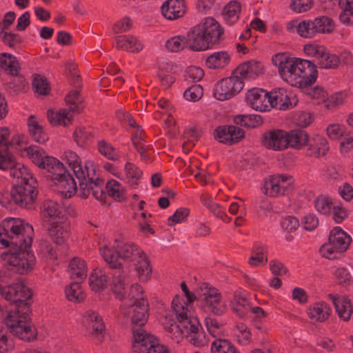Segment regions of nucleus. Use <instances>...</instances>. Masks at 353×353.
Here are the masks:
<instances>
[{
    "label": "nucleus",
    "mask_w": 353,
    "mask_h": 353,
    "mask_svg": "<svg viewBox=\"0 0 353 353\" xmlns=\"http://www.w3.org/2000/svg\"><path fill=\"white\" fill-rule=\"evenodd\" d=\"M33 235L32 226L21 219L6 218L0 225V243L9 248L3 254L8 270L19 274L32 271L36 263L31 250Z\"/></svg>",
    "instance_id": "1"
},
{
    "label": "nucleus",
    "mask_w": 353,
    "mask_h": 353,
    "mask_svg": "<svg viewBox=\"0 0 353 353\" xmlns=\"http://www.w3.org/2000/svg\"><path fill=\"white\" fill-rule=\"evenodd\" d=\"M8 136L7 128L0 129V170L5 172L6 178L14 183L10 191L11 200L21 208L31 210L34 208L38 194L37 181L23 165L6 155L9 145L12 144L7 141Z\"/></svg>",
    "instance_id": "2"
},
{
    "label": "nucleus",
    "mask_w": 353,
    "mask_h": 353,
    "mask_svg": "<svg viewBox=\"0 0 353 353\" xmlns=\"http://www.w3.org/2000/svg\"><path fill=\"white\" fill-rule=\"evenodd\" d=\"M4 262H6L4 261ZM6 266V263H5ZM6 270L0 275V293L6 299L14 303L15 309L10 312L5 319V323L10 333L18 338L30 341L36 339V328L30 325V303L28 300L32 298V293L28 287L23 283L3 285V277L10 276L11 273H16L13 271ZM2 274V272H0ZM18 274H20L18 273Z\"/></svg>",
    "instance_id": "3"
},
{
    "label": "nucleus",
    "mask_w": 353,
    "mask_h": 353,
    "mask_svg": "<svg viewBox=\"0 0 353 353\" xmlns=\"http://www.w3.org/2000/svg\"><path fill=\"white\" fill-rule=\"evenodd\" d=\"M272 61L277 67L281 77L292 86L306 88L316 80V65L309 60L278 53L272 57Z\"/></svg>",
    "instance_id": "4"
},
{
    "label": "nucleus",
    "mask_w": 353,
    "mask_h": 353,
    "mask_svg": "<svg viewBox=\"0 0 353 353\" xmlns=\"http://www.w3.org/2000/svg\"><path fill=\"white\" fill-rule=\"evenodd\" d=\"M24 152L35 165L47 170L48 177L54 181L62 194L70 197L76 193L77 183L72 175L66 171L63 163L53 157L46 155L45 151L38 146H29Z\"/></svg>",
    "instance_id": "5"
},
{
    "label": "nucleus",
    "mask_w": 353,
    "mask_h": 353,
    "mask_svg": "<svg viewBox=\"0 0 353 353\" xmlns=\"http://www.w3.org/2000/svg\"><path fill=\"white\" fill-rule=\"evenodd\" d=\"M101 252L105 261L114 270L111 283L112 292L116 299L123 301L125 299L126 286L129 284L128 274L122 269L121 263L118 261V257L112 251L103 248Z\"/></svg>",
    "instance_id": "6"
},
{
    "label": "nucleus",
    "mask_w": 353,
    "mask_h": 353,
    "mask_svg": "<svg viewBox=\"0 0 353 353\" xmlns=\"http://www.w3.org/2000/svg\"><path fill=\"white\" fill-rule=\"evenodd\" d=\"M334 30V21L327 16L303 20L296 26V31L303 38L312 39L321 34H330Z\"/></svg>",
    "instance_id": "7"
},
{
    "label": "nucleus",
    "mask_w": 353,
    "mask_h": 353,
    "mask_svg": "<svg viewBox=\"0 0 353 353\" xmlns=\"http://www.w3.org/2000/svg\"><path fill=\"white\" fill-rule=\"evenodd\" d=\"M351 241V237L346 232L340 227H335L330 232L329 242L321 246L320 252L323 256L334 259L336 258L334 254L345 252Z\"/></svg>",
    "instance_id": "8"
},
{
    "label": "nucleus",
    "mask_w": 353,
    "mask_h": 353,
    "mask_svg": "<svg viewBox=\"0 0 353 353\" xmlns=\"http://www.w3.org/2000/svg\"><path fill=\"white\" fill-rule=\"evenodd\" d=\"M132 310L131 314V325L134 341H136L137 335L144 338L150 335L142 327L148 322L149 317V304L147 300L134 301L129 303Z\"/></svg>",
    "instance_id": "9"
},
{
    "label": "nucleus",
    "mask_w": 353,
    "mask_h": 353,
    "mask_svg": "<svg viewBox=\"0 0 353 353\" xmlns=\"http://www.w3.org/2000/svg\"><path fill=\"white\" fill-rule=\"evenodd\" d=\"M95 172L91 171V169L84 174V179H79V195L81 197L86 199L90 194L97 200H103L105 197L104 191V181L103 179L97 177L94 179Z\"/></svg>",
    "instance_id": "10"
},
{
    "label": "nucleus",
    "mask_w": 353,
    "mask_h": 353,
    "mask_svg": "<svg viewBox=\"0 0 353 353\" xmlns=\"http://www.w3.org/2000/svg\"><path fill=\"white\" fill-rule=\"evenodd\" d=\"M243 87L244 82L234 70L230 77L216 83L213 95L218 100L225 101L238 94Z\"/></svg>",
    "instance_id": "11"
},
{
    "label": "nucleus",
    "mask_w": 353,
    "mask_h": 353,
    "mask_svg": "<svg viewBox=\"0 0 353 353\" xmlns=\"http://www.w3.org/2000/svg\"><path fill=\"white\" fill-rule=\"evenodd\" d=\"M287 132L274 129L265 132L261 138V144L267 149L281 151L288 148Z\"/></svg>",
    "instance_id": "12"
},
{
    "label": "nucleus",
    "mask_w": 353,
    "mask_h": 353,
    "mask_svg": "<svg viewBox=\"0 0 353 353\" xmlns=\"http://www.w3.org/2000/svg\"><path fill=\"white\" fill-rule=\"evenodd\" d=\"M114 250H111L116 256L118 257V261L123 259L127 261L134 262L141 257L143 251L133 243L124 241L120 239L114 240ZM110 250V249H109Z\"/></svg>",
    "instance_id": "13"
},
{
    "label": "nucleus",
    "mask_w": 353,
    "mask_h": 353,
    "mask_svg": "<svg viewBox=\"0 0 353 353\" xmlns=\"http://www.w3.org/2000/svg\"><path fill=\"white\" fill-rule=\"evenodd\" d=\"M137 335L134 341L132 350L134 353H170L167 347L160 344L152 334L141 338Z\"/></svg>",
    "instance_id": "14"
},
{
    "label": "nucleus",
    "mask_w": 353,
    "mask_h": 353,
    "mask_svg": "<svg viewBox=\"0 0 353 353\" xmlns=\"http://www.w3.org/2000/svg\"><path fill=\"white\" fill-rule=\"evenodd\" d=\"M83 323L89 334L98 341H101L105 331L102 317L94 311H87L83 318Z\"/></svg>",
    "instance_id": "15"
},
{
    "label": "nucleus",
    "mask_w": 353,
    "mask_h": 353,
    "mask_svg": "<svg viewBox=\"0 0 353 353\" xmlns=\"http://www.w3.org/2000/svg\"><path fill=\"white\" fill-rule=\"evenodd\" d=\"M214 138L220 143L232 145L240 141L245 137L243 130L236 125H221L214 132Z\"/></svg>",
    "instance_id": "16"
},
{
    "label": "nucleus",
    "mask_w": 353,
    "mask_h": 353,
    "mask_svg": "<svg viewBox=\"0 0 353 353\" xmlns=\"http://www.w3.org/2000/svg\"><path fill=\"white\" fill-rule=\"evenodd\" d=\"M199 26L208 42L210 48L214 45L219 44L223 39L224 30L214 19L205 18L199 23Z\"/></svg>",
    "instance_id": "17"
},
{
    "label": "nucleus",
    "mask_w": 353,
    "mask_h": 353,
    "mask_svg": "<svg viewBox=\"0 0 353 353\" xmlns=\"http://www.w3.org/2000/svg\"><path fill=\"white\" fill-rule=\"evenodd\" d=\"M182 325L186 330L185 336L191 344L196 347H203L207 345L208 341L205 333L201 330V325L196 317L193 316L190 321H183Z\"/></svg>",
    "instance_id": "18"
},
{
    "label": "nucleus",
    "mask_w": 353,
    "mask_h": 353,
    "mask_svg": "<svg viewBox=\"0 0 353 353\" xmlns=\"http://www.w3.org/2000/svg\"><path fill=\"white\" fill-rule=\"evenodd\" d=\"M269 92L261 88H252L248 90L245 99L248 105L256 111L268 112L269 105Z\"/></svg>",
    "instance_id": "19"
},
{
    "label": "nucleus",
    "mask_w": 353,
    "mask_h": 353,
    "mask_svg": "<svg viewBox=\"0 0 353 353\" xmlns=\"http://www.w3.org/2000/svg\"><path fill=\"white\" fill-rule=\"evenodd\" d=\"M201 305L205 311L215 315H221L225 310V307L221 302V295L215 288L210 289L208 292L203 293V298L201 299Z\"/></svg>",
    "instance_id": "20"
},
{
    "label": "nucleus",
    "mask_w": 353,
    "mask_h": 353,
    "mask_svg": "<svg viewBox=\"0 0 353 353\" xmlns=\"http://www.w3.org/2000/svg\"><path fill=\"white\" fill-rule=\"evenodd\" d=\"M65 159L69 167L72 170L77 180L79 179H84V174L87 170L95 171L94 165L92 161H87L84 165H82L81 161L79 156L74 152L68 150L65 152Z\"/></svg>",
    "instance_id": "21"
},
{
    "label": "nucleus",
    "mask_w": 353,
    "mask_h": 353,
    "mask_svg": "<svg viewBox=\"0 0 353 353\" xmlns=\"http://www.w3.org/2000/svg\"><path fill=\"white\" fill-rule=\"evenodd\" d=\"M269 105L279 110H286L292 108L297 103V99L291 100V94H288L283 88H278L269 92Z\"/></svg>",
    "instance_id": "22"
},
{
    "label": "nucleus",
    "mask_w": 353,
    "mask_h": 353,
    "mask_svg": "<svg viewBox=\"0 0 353 353\" xmlns=\"http://www.w3.org/2000/svg\"><path fill=\"white\" fill-rule=\"evenodd\" d=\"M162 15L168 20L181 18L186 12L184 0H166L161 7Z\"/></svg>",
    "instance_id": "23"
},
{
    "label": "nucleus",
    "mask_w": 353,
    "mask_h": 353,
    "mask_svg": "<svg viewBox=\"0 0 353 353\" xmlns=\"http://www.w3.org/2000/svg\"><path fill=\"white\" fill-rule=\"evenodd\" d=\"M263 68L261 62L251 60L240 64L234 70V74L244 82L245 79H253L263 74Z\"/></svg>",
    "instance_id": "24"
},
{
    "label": "nucleus",
    "mask_w": 353,
    "mask_h": 353,
    "mask_svg": "<svg viewBox=\"0 0 353 353\" xmlns=\"http://www.w3.org/2000/svg\"><path fill=\"white\" fill-rule=\"evenodd\" d=\"M188 48L193 51H201L210 48L208 42L199 24L194 26L186 36Z\"/></svg>",
    "instance_id": "25"
},
{
    "label": "nucleus",
    "mask_w": 353,
    "mask_h": 353,
    "mask_svg": "<svg viewBox=\"0 0 353 353\" xmlns=\"http://www.w3.org/2000/svg\"><path fill=\"white\" fill-rule=\"evenodd\" d=\"M41 215L43 222V226H46L47 222L53 221L56 219H60L63 216V206L57 201L53 200H46L43 202L41 207Z\"/></svg>",
    "instance_id": "26"
},
{
    "label": "nucleus",
    "mask_w": 353,
    "mask_h": 353,
    "mask_svg": "<svg viewBox=\"0 0 353 353\" xmlns=\"http://www.w3.org/2000/svg\"><path fill=\"white\" fill-rule=\"evenodd\" d=\"M329 297L333 301L339 316L345 321H349L353 312V305L350 299L345 296H340L331 294H329Z\"/></svg>",
    "instance_id": "27"
},
{
    "label": "nucleus",
    "mask_w": 353,
    "mask_h": 353,
    "mask_svg": "<svg viewBox=\"0 0 353 353\" xmlns=\"http://www.w3.org/2000/svg\"><path fill=\"white\" fill-rule=\"evenodd\" d=\"M288 190L284 184H281L280 179L274 176H270L268 179L264 181L262 187L263 193L270 197L283 196Z\"/></svg>",
    "instance_id": "28"
},
{
    "label": "nucleus",
    "mask_w": 353,
    "mask_h": 353,
    "mask_svg": "<svg viewBox=\"0 0 353 353\" xmlns=\"http://www.w3.org/2000/svg\"><path fill=\"white\" fill-rule=\"evenodd\" d=\"M176 318L178 323L176 322H168L165 325V327L172 334V337L179 343L186 335V330L183 327L182 323L185 321H190V320L193 319V316H187L186 314H183V316L179 314V316H176Z\"/></svg>",
    "instance_id": "29"
},
{
    "label": "nucleus",
    "mask_w": 353,
    "mask_h": 353,
    "mask_svg": "<svg viewBox=\"0 0 353 353\" xmlns=\"http://www.w3.org/2000/svg\"><path fill=\"white\" fill-rule=\"evenodd\" d=\"M47 230L52 241L58 245L63 244L69 236V227L63 223L52 222Z\"/></svg>",
    "instance_id": "30"
},
{
    "label": "nucleus",
    "mask_w": 353,
    "mask_h": 353,
    "mask_svg": "<svg viewBox=\"0 0 353 353\" xmlns=\"http://www.w3.org/2000/svg\"><path fill=\"white\" fill-rule=\"evenodd\" d=\"M329 150V145L327 141L323 137L316 135L315 136L307 150V155L312 157L319 158L326 154Z\"/></svg>",
    "instance_id": "31"
},
{
    "label": "nucleus",
    "mask_w": 353,
    "mask_h": 353,
    "mask_svg": "<svg viewBox=\"0 0 353 353\" xmlns=\"http://www.w3.org/2000/svg\"><path fill=\"white\" fill-rule=\"evenodd\" d=\"M287 137L288 148L299 150L309 142V135L303 130L296 129L287 132Z\"/></svg>",
    "instance_id": "32"
},
{
    "label": "nucleus",
    "mask_w": 353,
    "mask_h": 353,
    "mask_svg": "<svg viewBox=\"0 0 353 353\" xmlns=\"http://www.w3.org/2000/svg\"><path fill=\"white\" fill-rule=\"evenodd\" d=\"M86 263L79 257L73 258L69 264V273L71 279L77 281H83L87 276Z\"/></svg>",
    "instance_id": "33"
},
{
    "label": "nucleus",
    "mask_w": 353,
    "mask_h": 353,
    "mask_svg": "<svg viewBox=\"0 0 353 353\" xmlns=\"http://www.w3.org/2000/svg\"><path fill=\"white\" fill-rule=\"evenodd\" d=\"M230 61V56L227 51L216 52L209 55L205 60L206 65L210 69H223Z\"/></svg>",
    "instance_id": "34"
},
{
    "label": "nucleus",
    "mask_w": 353,
    "mask_h": 353,
    "mask_svg": "<svg viewBox=\"0 0 353 353\" xmlns=\"http://www.w3.org/2000/svg\"><path fill=\"white\" fill-rule=\"evenodd\" d=\"M331 308L325 302L315 303L308 309L307 312L311 319L319 322L325 321L329 318Z\"/></svg>",
    "instance_id": "35"
},
{
    "label": "nucleus",
    "mask_w": 353,
    "mask_h": 353,
    "mask_svg": "<svg viewBox=\"0 0 353 353\" xmlns=\"http://www.w3.org/2000/svg\"><path fill=\"white\" fill-rule=\"evenodd\" d=\"M117 48L119 50H127L132 52H139L143 49V46L137 38L132 35H123L115 37Z\"/></svg>",
    "instance_id": "36"
},
{
    "label": "nucleus",
    "mask_w": 353,
    "mask_h": 353,
    "mask_svg": "<svg viewBox=\"0 0 353 353\" xmlns=\"http://www.w3.org/2000/svg\"><path fill=\"white\" fill-rule=\"evenodd\" d=\"M47 117L50 123L53 125L66 126L72 123L73 119L72 114L66 108L61 109L57 112L49 110Z\"/></svg>",
    "instance_id": "37"
},
{
    "label": "nucleus",
    "mask_w": 353,
    "mask_h": 353,
    "mask_svg": "<svg viewBox=\"0 0 353 353\" xmlns=\"http://www.w3.org/2000/svg\"><path fill=\"white\" fill-rule=\"evenodd\" d=\"M29 132L32 139L39 143H44L48 139V134L43 131V127L39 123L35 116L31 115L28 120Z\"/></svg>",
    "instance_id": "38"
},
{
    "label": "nucleus",
    "mask_w": 353,
    "mask_h": 353,
    "mask_svg": "<svg viewBox=\"0 0 353 353\" xmlns=\"http://www.w3.org/2000/svg\"><path fill=\"white\" fill-rule=\"evenodd\" d=\"M233 122L236 125L254 128L262 125L263 119L258 114H238L233 118Z\"/></svg>",
    "instance_id": "39"
},
{
    "label": "nucleus",
    "mask_w": 353,
    "mask_h": 353,
    "mask_svg": "<svg viewBox=\"0 0 353 353\" xmlns=\"http://www.w3.org/2000/svg\"><path fill=\"white\" fill-rule=\"evenodd\" d=\"M108 276L101 269L94 270L89 277L91 289L95 292L103 290L108 285Z\"/></svg>",
    "instance_id": "40"
},
{
    "label": "nucleus",
    "mask_w": 353,
    "mask_h": 353,
    "mask_svg": "<svg viewBox=\"0 0 353 353\" xmlns=\"http://www.w3.org/2000/svg\"><path fill=\"white\" fill-rule=\"evenodd\" d=\"M134 262L139 279L143 281H148L152 273V267L146 254L143 252V254L141 255V257Z\"/></svg>",
    "instance_id": "41"
},
{
    "label": "nucleus",
    "mask_w": 353,
    "mask_h": 353,
    "mask_svg": "<svg viewBox=\"0 0 353 353\" xmlns=\"http://www.w3.org/2000/svg\"><path fill=\"white\" fill-rule=\"evenodd\" d=\"M0 67L12 76H17L19 69V63L15 57L4 52L0 55Z\"/></svg>",
    "instance_id": "42"
},
{
    "label": "nucleus",
    "mask_w": 353,
    "mask_h": 353,
    "mask_svg": "<svg viewBox=\"0 0 353 353\" xmlns=\"http://www.w3.org/2000/svg\"><path fill=\"white\" fill-rule=\"evenodd\" d=\"M65 103L68 106L67 109L70 113H80L83 110L82 99L78 90H73L65 96Z\"/></svg>",
    "instance_id": "43"
},
{
    "label": "nucleus",
    "mask_w": 353,
    "mask_h": 353,
    "mask_svg": "<svg viewBox=\"0 0 353 353\" xmlns=\"http://www.w3.org/2000/svg\"><path fill=\"white\" fill-rule=\"evenodd\" d=\"M241 11L240 3L236 1H231L224 8L223 15L225 21L229 24H234L239 19Z\"/></svg>",
    "instance_id": "44"
},
{
    "label": "nucleus",
    "mask_w": 353,
    "mask_h": 353,
    "mask_svg": "<svg viewBox=\"0 0 353 353\" xmlns=\"http://www.w3.org/2000/svg\"><path fill=\"white\" fill-rule=\"evenodd\" d=\"M105 188L108 194L115 200L123 201L126 199L125 190L121 188V184L118 181L115 180L109 181L105 185Z\"/></svg>",
    "instance_id": "45"
},
{
    "label": "nucleus",
    "mask_w": 353,
    "mask_h": 353,
    "mask_svg": "<svg viewBox=\"0 0 353 353\" xmlns=\"http://www.w3.org/2000/svg\"><path fill=\"white\" fill-rule=\"evenodd\" d=\"M77 144L80 147H85L93 138L92 133L89 128L78 127L73 134Z\"/></svg>",
    "instance_id": "46"
},
{
    "label": "nucleus",
    "mask_w": 353,
    "mask_h": 353,
    "mask_svg": "<svg viewBox=\"0 0 353 353\" xmlns=\"http://www.w3.org/2000/svg\"><path fill=\"white\" fill-rule=\"evenodd\" d=\"M266 252V247L260 244H256L253 247L252 255L249 259V263L252 266H256L263 262L267 263L268 258L265 256Z\"/></svg>",
    "instance_id": "47"
},
{
    "label": "nucleus",
    "mask_w": 353,
    "mask_h": 353,
    "mask_svg": "<svg viewBox=\"0 0 353 353\" xmlns=\"http://www.w3.org/2000/svg\"><path fill=\"white\" fill-rule=\"evenodd\" d=\"M80 283L81 281H76L66 288L65 294L70 301L81 302L84 299L85 295L81 288Z\"/></svg>",
    "instance_id": "48"
},
{
    "label": "nucleus",
    "mask_w": 353,
    "mask_h": 353,
    "mask_svg": "<svg viewBox=\"0 0 353 353\" xmlns=\"http://www.w3.org/2000/svg\"><path fill=\"white\" fill-rule=\"evenodd\" d=\"M125 172L130 185L136 187L138 185V180L141 177L142 171L134 164L128 162L125 165Z\"/></svg>",
    "instance_id": "49"
},
{
    "label": "nucleus",
    "mask_w": 353,
    "mask_h": 353,
    "mask_svg": "<svg viewBox=\"0 0 353 353\" xmlns=\"http://www.w3.org/2000/svg\"><path fill=\"white\" fill-rule=\"evenodd\" d=\"M212 353H238L234 346L226 339H218L212 343Z\"/></svg>",
    "instance_id": "50"
},
{
    "label": "nucleus",
    "mask_w": 353,
    "mask_h": 353,
    "mask_svg": "<svg viewBox=\"0 0 353 353\" xmlns=\"http://www.w3.org/2000/svg\"><path fill=\"white\" fill-rule=\"evenodd\" d=\"M333 205L332 199L325 195H320L314 201L316 210L324 215L330 214Z\"/></svg>",
    "instance_id": "51"
},
{
    "label": "nucleus",
    "mask_w": 353,
    "mask_h": 353,
    "mask_svg": "<svg viewBox=\"0 0 353 353\" xmlns=\"http://www.w3.org/2000/svg\"><path fill=\"white\" fill-rule=\"evenodd\" d=\"M339 63V58L336 54L330 53L327 50L317 63L320 68L326 69L336 68Z\"/></svg>",
    "instance_id": "52"
},
{
    "label": "nucleus",
    "mask_w": 353,
    "mask_h": 353,
    "mask_svg": "<svg viewBox=\"0 0 353 353\" xmlns=\"http://www.w3.org/2000/svg\"><path fill=\"white\" fill-rule=\"evenodd\" d=\"M188 43L186 37L179 35L170 39L166 42V48L171 52H176L188 48Z\"/></svg>",
    "instance_id": "53"
},
{
    "label": "nucleus",
    "mask_w": 353,
    "mask_h": 353,
    "mask_svg": "<svg viewBox=\"0 0 353 353\" xmlns=\"http://www.w3.org/2000/svg\"><path fill=\"white\" fill-rule=\"evenodd\" d=\"M32 84L35 92L43 95L49 94L50 88L46 78L35 74Z\"/></svg>",
    "instance_id": "54"
},
{
    "label": "nucleus",
    "mask_w": 353,
    "mask_h": 353,
    "mask_svg": "<svg viewBox=\"0 0 353 353\" xmlns=\"http://www.w3.org/2000/svg\"><path fill=\"white\" fill-rule=\"evenodd\" d=\"M171 66L168 64L161 66L157 72V77L160 79L161 84L165 88H169L174 82L175 79L170 73Z\"/></svg>",
    "instance_id": "55"
},
{
    "label": "nucleus",
    "mask_w": 353,
    "mask_h": 353,
    "mask_svg": "<svg viewBox=\"0 0 353 353\" xmlns=\"http://www.w3.org/2000/svg\"><path fill=\"white\" fill-rule=\"evenodd\" d=\"M99 152L108 159L115 161L119 159V154L112 145L104 140L98 142Z\"/></svg>",
    "instance_id": "56"
},
{
    "label": "nucleus",
    "mask_w": 353,
    "mask_h": 353,
    "mask_svg": "<svg viewBox=\"0 0 353 353\" xmlns=\"http://www.w3.org/2000/svg\"><path fill=\"white\" fill-rule=\"evenodd\" d=\"M0 37L4 44L8 45L10 48H14L17 45L21 43V37L15 33L8 32L3 29L0 31Z\"/></svg>",
    "instance_id": "57"
},
{
    "label": "nucleus",
    "mask_w": 353,
    "mask_h": 353,
    "mask_svg": "<svg viewBox=\"0 0 353 353\" xmlns=\"http://www.w3.org/2000/svg\"><path fill=\"white\" fill-rule=\"evenodd\" d=\"M202 96L203 88L199 84H195L189 87L183 94L185 99L190 101H197Z\"/></svg>",
    "instance_id": "58"
},
{
    "label": "nucleus",
    "mask_w": 353,
    "mask_h": 353,
    "mask_svg": "<svg viewBox=\"0 0 353 353\" xmlns=\"http://www.w3.org/2000/svg\"><path fill=\"white\" fill-rule=\"evenodd\" d=\"M326 50L327 49L323 46L316 44H306L304 46L305 53L314 57L317 62L320 60Z\"/></svg>",
    "instance_id": "59"
},
{
    "label": "nucleus",
    "mask_w": 353,
    "mask_h": 353,
    "mask_svg": "<svg viewBox=\"0 0 353 353\" xmlns=\"http://www.w3.org/2000/svg\"><path fill=\"white\" fill-rule=\"evenodd\" d=\"M190 214V210L187 208L177 209L172 216H170L168 221V225L172 226L176 223L183 221Z\"/></svg>",
    "instance_id": "60"
},
{
    "label": "nucleus",
    "mask_w": 353,
    "mask_h": 353,
    "mask_svg": "<svg viewBox=\"0 0 353 353\" xmlns=\"http://www.w3.org/2000/svg\"><path fill=\"white\" fill-rule=\"evenodd\" d=\"M312 6V0H292L290 3L291 8L297 13L307 12Z\"/></svg>",
    "instance_id": "61"
},
{
    "label": "nucleus",
    "mask_w": 353,
    "mask_h": 353,
    "mask_svg": "<svg viewBox=\"0 0 353 353\" xmlns=\"http://www.w3.org/2000/svg\"><path fill=\"white\" fill-rule=\"evenodd\" d=\"M185 303L181 304V297L179 295H175L172 302V307L175 312L176 316H179V314L183 316V314H186L187 316H192L190 311L188 309V305H185Z\"/></svg>",
    "instance_id": "62"
},
{
    "label": "nucleus",
    "mask_w": 353,
    "mask_h": 353,
    "mask_svg": "<svg viewBox=\"0 0 353 353\" xmlns=\"http://www.w3.org/2000/svg\"><path fill=\"white\" fill-rule=\"evenodd\" d=\"M204 76L203 70L199 67L190 66L185 71L186 79H190L194 81H199Z\"/></svg>",
    "instance_id": "63"
},
{
    "label": "nucleus",
    "mask_w": 353,
    "mask_h": 353,
    "mask_svg": "<svg viewBox=\"0 0 353 353\" xmlns=\"http://www.w3.org/2000/svg\"><path fill=\"white\" fill-rule=\"evenodd\" d=\"M281 224L284 230L292 232L299 228V221L295 216H288L282 219Z\"/></svg>",
    "instance_id": "64"
}]
</instances>
